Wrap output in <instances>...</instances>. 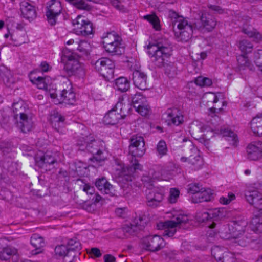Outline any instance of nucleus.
Returning <instances> with one entry per match:
<instances>
[{
    "label": "nucleus",
    "instance_id": "11",
    "mask_svg": "<svg viewBox=\"0 0 262 262\" xmlns=\"http://www.w3.org/2000/svg\"><path fill=\"white\" fill-rule=\"evenodd\" d=\"M142 244L144 248L152 252L159 251L165 245L164 239L157 235L144 237Z\"/></svg>",
    "mask_w": 262,
    "mask_h": 262
},
{
    "label": "nucleus",
    "instance_id": "34",
    "mask_svg": "<svg viewBox=\"0 0 262 262\" xmlns=\"http://www.w3.org/2000/svg\"><path fill=\"white\" fill-rule=\"evenodd\" d=\"M115 85L118 91L125 92L130 88V81L126 78L121 77L116 79Z\"/></svg>",
    "mask_w": 262,
    "mask_h": 262
},
{
    "label": "nucleus",
    "instance_id": "41",
    "mask_svg": "<svg viewBox=\"0 0 262 262\" xmlns=\"http://www.w3.org/2000/svg\"><path fill=\"white\" fill-rule=\"evenodd\" d=\"M253 47L251 41L247 39H243L239 42L238 47L242 52L244 54L251 52Z\"/></svg>",
    "mask_w": 262,
    "mask_h": 262
},
{
    "label": "nucleus",
    "instance_id": "40",
    "mask_svg": "<svg viewBox=\"0 0 262 262\" xmlns=\"http://www.w3.org/2000/svg\"><path fill=\"white\" fill-rule=\"evenodd\" d=\"M242 32L249 37L253 38L256 41H258L261 38V34L256 32L251 26H243Z\"/></svg>",
    "mask_w": 262,
    "mask_h": 262
},
{
    "label": "nucleus",
    "instance_id": "58",
    "mask_svg": "<svg viewBox=\"0 0 262 262\" xmlns=\"http://www.w3.org/2000/svg\"><path fill=\"white\" fill-rule=\"evenodd\" d=\"M82 190L87 194L91 195L93 194L95 192V189L93 186H91L89 184H85L82 186Z\"/></svg>",
    "mask_w": 262,
    "mask_h": 262
},
{
    "label": "nucleus",
    "instance_id": "21",
    "mask_svg": "<svg viewBox=\"0 0 262 262\" xmlns=\"http://www.w3.org/2000/svg\"><path fill=\"white\" fill-rule=\"evenodd\" d=\"M68 245L70 250L63 258L65 262H73L76 256L75 252L81 249V244L76 238H72L68 241Z\"/></svg>",
    "mask_w": 262,
    "mask_h": 262
},
{
    "label": "nucleus",
    "instance_id": "18",
    "mask_svg": "<svg viewBox=\"0 0 262 262\" xmlns=\"http://www.w3.org/2000/svg\"><path fill=\"white\" fill-rule=\"evenodd\" d=\"M247 158L250 160H258L262 158V142L249 144L246 148Z\"/></svg>",
    "mask_w": 262,
    "mask_h": 262
},
{
    "label": "nucleus",
    "instance_id": "57",
    "mask_svg": "<svg viewBox=\"0 0 262 262\" xmlns=\"http://www.w3.org/2000/svg\"><path fill=\"white\" fill-rule=\"evenodd\" d=\"M76 45H78L77 50H79L80 52L84 53L86 54L87 53V50L85 49V47H88V43L86 42L81 40L80 42L76 41L75 42Z\"/></svg>",
    "mask_w": 262,
    "mask_h": 262
},
{
    "label": "nucleus",
    "instance_id": "63",
    "mask_svg": "<svg viewBox=\"0 0 262 262\" xmlns=\"http://www.w3.org/2000/svg\"><path fill=\"white\" fill-rule=\"evenodd\" d=\"M104 262H116V258L111 254H105L103 256Z\"/></svg>",
    "mask_w": 262,
    "mask_h": 262
},
{
    "label": "nucleus",
    "instance_id": "53",
    "mask_svg": "<svg viewBox=\"0 0 262 262\" xmlns=\"http://www.w3.org/2000/svg\"><path fill=\"white\" fill-rule=\"evenodd\" d=\"M235 196L232 192H229L227 196H222L220 199V202L223 204L227 205L229 204L232 200H234Z\"/></svg>",
    "mask_w": 262,
    "mask_h": 262
},
{
    "label": "nucleus",
    "instance_id": "16",
    "mask_svg": "<svg viewBox=\"0 0 262 262\" xmlns=\"http://www.w3.org/2000/svg\"><path fill=\"white\" fill-rule=\"evenodd\" d=\"M146 222L144 221L143 217H139L134 220L133 223L130 225H126L122 230L126 237L136 235L138 231L142 230L145 227Z\"/></svg>",
    "mask_w": 262,
    "mask_h": 262
},
{
    "label": "nucleus",
    "instance_id": "13",
    "mask_svg": "<svg viewBox=\"0 0 262 262\" xmlns=\"http://www.w3.org/2000/svg\"><path fill=\"white\" fill-rule=\"evenodd\" d=\"M62 6L60 2L52 0L47 7L46 16L48 23L52 26L55 25L57 18L61 14Z\"/></svg>",
    "mask_w": 262,
    "mask_h": 262
},
{
    "label": "nucleus",
    "instance_id": "49",
    "mask_svg": "<svg viewBox=\"0 0 262 262\" xmlns=\"http://www.w3.org/2000/svg\"><path fill=\"white\" fill-rule=\"evenodd\" d=\"M203 189V188L199 183H191L188 186V192L193 194V195Z\"/></svg>",
    "mask_w": 262,
    "mask_h": 262
},
{
    "label": "nucleus",
    "instance_id": "4",
    "mask_svg": "<svg viewBox=\"0 0 262 262\" xmlns=\"http://www.w3.org/2000/svg\"><path fill=\"white\" fill-rule=\"evenodd\" d=\"M160 177L159 172L150 169L148 174L144 175L142 178V181L147 189L146 190L147 205L151 207L158 206L163 199V189L154 187V182L156 180L160 179Z\"/></svg>",
    "mask_w": 262,
    "mask_h": 262
},
{
    "label": "nucleus",
    "instance_id": "38",
    "mask_svg": "<svg viewBox=\"0 0 262 262\" xmlns=\"http://www.w3.org/2000/svg\"><path fill=\"white\" fill-rule=\"evenodd\" d=\"M13 111L14 114V118L17 119V117L26 114V106L23 101H19L13 103Z\"/></svg>",
    "mask_w": 262,
    "mask_h": 262
},
{
    "label": "nucleus",
    "instance_id": "35",
    "mask_svg": "<svg viewBox=\"0 0 262 262\" xmlns=\"http://www.w3.org/2000/svg\"><path fill=\"white\" fill-rule=\"evenodd\" d=\"M71 4L73 5L75 8L79 10L90 11L92 9V6L86 3L88 2H93V0H66Z\"/></svg>",
    "mask_w": 262,
    "mask_h": 262
},
{
    "label": "nucleus",
    "instance_id": "17",
    "mask_svg": "<svg viewBox=\"0 0 262 262\" xmlns=\"http://www.w3.org/2000/svg\"><path fill=\"white\" fill-rule=\"evenodd\" d=\"M234 225V228L239 232L234 237L236 243L242 247H245L251 242L254 241V239L253 238V237L251 236L250 233L248 231H246L245 230L240 229V225L236 222H235Z\"/></svg>",
    "mask_w": 262,
    "mask_h": 262
},
{
    "label": "nucleus",
    "instance_id": "23",
    "mask_svg": "<svg viewBox=\"0 0 262 262\" xmlns=\"http://www.w3.org/2000/svg\"><path fill=\"white\" fill-rule=\"evenodd\" d=\"M132 80L134 84L138 89L145 90L147 88V76L140 71L136 70L133 72L132 74Z\"/></svg>",
    "mask_w": 262,
    "mask_h": 262
},
{
    "label": "nucleus",
    "instance_id": "15",
    "mask_svg": "<svg viewBox=\"0 0 262 262\" xmlns=\"http://www.w3.org/2000/svg\"><path fill=\"white\" fill-rule=\"evenodd\" d=\"M35 162L36 166L43 172L54 168V164L57 162V160L52 155L46 154L42 156H36Z\"/></svg>",
    "mask_w": 262,
    "mask_h": 262
},
{
    "label": "nucleus",
    "instance_id": "39",
    "mask_svg": "<svg viewBox=\"0 0 262 262\" xmlns=\"http://www.w3.org/2000/svg\"><path fill=\"white\" fill-rule=\"evenodd\" d=\"M114 107L117 113L121 116L122 119H124L129 114L130 110V107L129 105L124 104L122 102H118Z\"/></svg>",
    "mask_w": 262,
    "mask_h": 262
},
{
    "label": "nucleus",
    "instance_id": "12",
    "mask_svg": "<svg viewBox=\"0 0 262 262\" xmlns=\"http://www.w3.org/2000/svg\"><path fill=\"white\" fill-rule=\"evenodd\" d=\"M216 25L215 18L208 13H202L200 20L195 22V28L199 32L211 31Z\"/></svg>",
    "mask_w": 262,
    "mask_h": 262
},
{
    "label": "nucleus",
    "instance_id": "9",
    "mask_svg": "<svg viewBox=\"0 0 262 262\" xmlns=\"http://www.w3.org/2000/svg\"><path fill=\"white\" fill-rule=\"evenodd\" d=\"M72 24L74 32L78 35L86 36L93 34L92 23L83 16L78 15L73 20Z\"/></svg>",
    "mask_w": 262,
    "mask_h": 262
},
{
    "label": "nucleus",
    "instance_id": "55",
    "mask_svg": "<svg viewBox=\"0 0 262 262\" xmlns=\"http://www.w3.org/2000/svg\"><path fill=\"white\" fill-rule=\"evenodd\" d=\"M255 62L257 66L261 67L262 71V50H258L254 53Z\"/></svg>",
    "mask_w": 262,
    "mask_h": 262
},
{
    "label": "nucleus",
    "instance_id": "51",
    "mask_svg": "<svg viewBox=\"0 0 262 262\" xmlns=\"http://www.w3.org/2000/svg\"><path fill=\"white\" fill-rule=\"evenodd\" d=\"M180 191L175 188H171L170 190V194L168 198L169 201L171 203H174L176 202L179 196Z\"/></svg>",
    "mask_w": 262,
    "mask_h": 262
},
{
    "label": "nucleus",
    "instance_id": "6",
    "mask_svg": "<svg viewBox=\"0 0 262 262\" xmlns=\"http://www.w3.org/2000/svg\"><path fill=\"white\" fill-rule=\"evenodd\" d=\"M102 43L106 51L114 55H121L124 52L122 39L115 32H109L103 37Z\"/></svg>",
    "mask_w": 262,
    "mask_h": 262
},
{
    "label": "nucleus",
    "instance_id": "64",
    "mask_svg": "<svg viewBox=\"0 0 262 262\" xmlns=\"http://www.w3.org/2000/svg\"><path fill=\"white\" fill-rule=\"evenodd\" d=\"M125 208H118L115 210V213L119 217H124L125 214Z\"/></svg>",
    "mask_w": 262,
    "mask_h": 262
},
{
    "label": "nucleus",
    "instance_id": "52",
    "mask_svg": "<svg viewBox=\"0 0 262 262\" xmlns=\"http://www.w3.org/2000/svg\"><path fill=\"white\" fill-rule=\"evenodd\" d=\"M31 81L37 84L39 89H43L47 87L45 78L39 76L37 78L34 77L33 80H31Z\"/></svg>",
    "mask_w": 262,
    "mask_h": 262
},
{
    "label": "nucleus",
    "instance_id": "27",
    "mask_svg": "<svg viewBox=\"0 0 262 262\" xmlns=\"http://www.w3.org/2000/svg\"><path fill=\"white\" fill-rule=\"evenodd\" d=\"M190 151L192 154L188 157V163L193 166V168L194 170H198L203 166V160L199 155V150L196 148L193 147Z\"/></svg>",
    "mask_w": 262,
    "mask_h": 262
},
{
    "label": "nucleus",
    "instance_id": "22",
    "mask_svg": "<svg viewBox=\"0 0 262 262\" xmlns=\"http://www.w3.org/2000/svg\"><path fill=\"white\" fill-rule=\"evenodd\" d=\"M20 11L23 16L31 21L34 20L37 15L35 8L27 2L23 1L20 4Z\"/></svg>",
    "mask_w": 262,
    "mask_h": 262
},
{
    "label": "nucleus",
    "instance_id": "42",
    "mask_svg": "<svg viewBox=\"0 0 262 262\" xmlns=\"http://www.w3.org/2000/svg\"><path fill=\"white\" fill-rule=\"evenodd\" d=\"M250 230L256 233H262V219H253L249 226Z\"/></svg>",
    "mask_w": 262,
    "mask_h": 262
},
{
    "label": "nucleus",
    "instance_id": "29",
    "mask_svg": "<svg viewBox=\"0 0 262 262\" xmlns=\"http://www.w3.org/2000/svg\"><path fill=\"white\" fill-rule=\"evenodd\" d=\"M121 119V116L117 113L115 107H113L104 116L103 121L106 124L115 125Z\"/></svg>",
    "mask_w": 262,
    "mask_h": 262
},
{
    "label": "nucleus",
    "instance_id": "56",
    "mask_svg": "<svg viewBox=\"0 0 262 262\" xmlns=\"http://www.w3.org/2000/svg\"><path fill=\"white\" fill-rule=\"evenodd\" d=\"M220 262H236V259L232 253L230 252H225L223 256V259Z\"/></svg>",
    "mask_w": 262,
    "mask_h": 262
},
{
    "label": "nucleus",
    "instance_id": "8",
    "mask_svg": "<svg viewBox=\"0 0 262 262\" xmlns=\"http://www.w3.org/2000/svg\"><path fill=\"white\" fill-rule=\"evenodd\" d=\"M92 64L95 70L105 79L110 80L113 78L115 65L110 59L102 57L95 62L92 61Z\"/></svg>",
    "mask_w": 262,
    "mask_h": 262
},
{
    "label": "nucleus",
    "instance_id": "62",
    "mask_svg": "<svg viewBox=\"0 0 262 262\" xmlns=\"http://www.w3.org/2000/svg\"><path fill=\"white\" fill-rule=\"evenodd\" d=\"M40 69L42 72H46L50 70L51 67L46 61H43L40 64Z\"/></svg>",
    "mask_w": 262,
    "mask_h": 262
},
{
    "label": "nucleus",
    "instance_id": "20",
    "mask_svg": "<svg viewBox=\"0 0 262 262\" xmlns=\"http://www.w3.org/2000/svg\"><path fill=\"white\" fill-rule=\"evenodd\" d=\"M51 98L58 97L59 103L72 105L76 101V94L73 92L72 86H70L68 90L63 89L59 93V96L55 94H51Z\"/></svg>",
    "mask_w": 262,
    "mask_h": 262
},
{
    "label": "nucleus",
    "instance_id": "45",
    "mask_svg": "<svg viewBox=\"0 0 262 262\" xmlns=\"http://www.w3.org/2000/svg\"><path fill=\"white\" fill-rule=\"evenodd\" d=\"M225 254V252H224V249L219 246H214L212 248L211 254L217 262L221 261L223 259V256Z\"/></svg>",
    "mask_w": 262,
    "mask_h": 262
},
{
    "label": "nucleus",
    "instance_id": "43",
    "mask_svg": "<svg viewBox=\"0 0 262 262\" xmlns=\"http://www.w3.org/2000/svg\"><path fill=\"white\" fill-rule=\"evenodd\" d=\"M225 139L234 146H237L238 142L237 135L231 130H227L224 134Z\"/></svg>",
    "mask_w": 262,
    "mask_h": 262
},
{
    "label": "nucleus",
    "instance_id": "24",
    "mask_svg": "<svg viewBox=\"0 0 262 262\" xmlns=\"http://www.w3.org/2000/svg\"><path fill=\"white\" fill-rule=\"evenodd\" d=\"M17 249L12 246H7L3 248L0 251V259L7 261L12 257L13 262H17L18 260Z\"/></svg>",
    "mask_w": 262,
    "mask_h": 262
},
{
    "label": "nucleus",
    "instance_id": "47",
    "mask_svg": "<svg viewBox=\"0 0 262 262\" xmlns=\"http://www.w3.org/2000/svg\"><path fill=\"white\" fill-rule=\"evenodd\" d=\"M237 61L241 69H244L250 66V62L248 57L245 55H241L237 57Z\"/></svg>",
    "mask_w": 262,
    "mask_h": 262
},
{
    "label": "nucleus",
    "instance_id": "30",
    "mask_svg": "<svg viewBox=\"0 0 262 262\" xmlns=\"http://www.w3.org/2000/svg\"><path fill=\"white\" fill-rule=\"evenodd\" d=\"M31 245L35 248V252L33 254H37L41 252V248L45 245L43 238L38 234H34L31 237Z\"/></svg>",
    "mask_w": 262,
    "mask_h": 262
},
{
    "label": "nucleus",
    "instance_id": "5",
    "mask_svg": "<svg viewBox=\"0 0 262 262\" xmlns=\"http://www.w3.org/2000/svg\"><path fill=\"white\" fill-rule=\"evenodd\" d=\"M77 145L79 146V149L84 150L86 149L89 152L93 155L92 158L90 160L93 162H96L98 163L104 160L103 156V151L105 149L104 143L103 141L99 140L91 139L90 137H86L84 141H78Z\"/></svg>",
    "mask_w": 262,
    "mask_h": 262
},
{
    "label": "nucleus",
    "instance_id": "50",
    "mask_svg": "<svg viewBox=\"0 0 262 262\" xmlns=\"http://www.w3.org/2000/svg\"><path fill=\"white\" fill-rule=\"evenodd\" d=\"M136 111L143 116H145L149 114L150 110V106L148 102H146V104L141 105L138 108H135Z\"/></svg>",
    "mask_w": 262,
    "mask_h": 262
},
{
    "label": "nucleus",
    "instance_id": "25",
    "mask_svg": "<svg viewBox=\"0 0 262 262\" xmlns=\"http://www.w3.org/2000/svg\"><path fill=\"white\" fill-rule=\"evenodd\" d=\"M16 123L17 126L24 133L30 132L33 125L32 119L26 113L19 116V119L17 121Z\"/></svg>",
    "mask_w": 262,
    "mask_h": 262
},
{
    "label": "nucleus",
    "instance_id": "19",
    "mask_svg": "<svg viewBox=\"0 0 262 262\" xmlns=\"http://www.w3.org/2000/svg\"><path fill=\"white\" fill-rule=\"evenodd\" d=\"M245 198L249 203L253 205L262 214V194L255 190L247 191L245 192Z\"/></svg>",
    "mask_w": 262,
    "mask_h": 262
},
{
    "label": "nucleus",
    "instance_id": "44",
    "mask_svg": "<svg viewBox=\"0 0 262 262\" xmlns=\"http://www.w3.org/2000/svg\"><path fill=\"white\" fill-rule=\"evenodd\" d=\"M156 150L157 155L160 158L166 155L167 147L166 142L163 140H160L157 145Z\"/></svg>",
    "mask_w": 262,
    "mask_h": 262
},
{
    "label": "nucleus",
    "instance_id": "54",
    "mask_svg": "<svg viewBox=\"0 0 262 262\" xmlns=\"http://www.w3.org/2000/svg\"><path fill=\"white\" fill-rule=\"evenodd\" d=\"M213 135V133L212 131L207 130L206 134L204 133L201 135V137L200 138V140L201 142L202 140L203 141L204 145L208 147V145L209 144V137H212Z\"/></svg>",
    "mask_w": 262,
    "mask_h": 262
},
{
    "label": "nucleus",
    "instance_id": "10",
    "mask_svg": "<svg viewBox=\"0 0 262 262\" xmlns=\"http://www.w3.org/2000/svg\"><path fill=\"white\" fill-rule=\"evenodd\" d=\"M68 61L64 65V69L69 76L82 77L85 74L83 66L77 60L73 53L67 56Z\"/></svg>",
    "mask_w": 262,
    "mask_h": 262
},
{
    "label": "nucleus",
    "instance_id": "28",
    "mask_svg": "<svg viewBox=\"0 0 262 262\" xmlns=\"http://www.w3.org/2000/svg\"><path fill=\"white\" fill-rule=\"evenodd\" d=\"M213 198V193L210 189H205L201 190L195 195L192 196V202L199 203L203 202L210 201Z\"/></svg>",
    "mask_w": 262,
    "mask_h": 262
},
{
    "label": "nucleus",
    "instance_id": "59",
    "mask_svg": "<svg viewBox=\"0 0 262 262\" xmlns=\"http://www.w3.org/2000/svg\"><path fill=\"white\" fill-rule=\"evenodd\" d=\"M89 253L96 258L100 257L102 255L100 249L96 247L92 248Z\"/></svg>",
    "mask_w": 262,
    "mask_h": 262
},
{
    "label": "nucleus",
    "instance_id": "3",
    "mask_svg": "<svg viewBox=\"0 0 262 262\" xmlns=\"http://www.w3.org/2000/svg\"><path fill=\"white\" fill-rule=\"evenodd\" d=\"M170 25L174 32V36L179 41L187 42L192 37L193 33L198 31L195 28V22L189 23L186 18L179 15L173 10L168 12Z\"/></svg>",
    "mask_w": 262,
    "mask_h": 262
},
{
    "label": "nucleus",
    "instance_id": "32",
    "mask_svg": "<svg viewBox=\"0 0 262 262\" xmlns=\"http://www.w3.org/2000/svg\"><path fill=\"white\" fill-rule=\"evenodd\" d=\"M1 70L2 71L1 76L4 83L7 86H11L12 84L15 82V79L13 77L12 72L5 67Z\"/></svg>",
    "mask_w": 262,
    "mask_h": 262
},
{
    "label": "nucleus",
    "instance_id": "37",
    "mask_svg": "<svg viewBox=\"0 0 262 262\" xmlns=\"http://www.w3.org/2000/svg\"><path fill=\"white\" fill-rule=\"evenodd\" d=\"M143 18L148 21L155 30L159 31L161 30L160 21L156 14L146 15L143 16Z\"/></svg>",
    "mask_w": 262,
    "mask_h": 262
},
{
    "label": "nucleus",
    "instance_id": "2",
    "mask_svg": "<svg viewBox=\"0 0 262 262\" xmlns=\"http://www.w3.org/2000/svg\"><path fill=\"white\" fill-rule=\"evenodd\" d=\"M145 152V142L141 136H133L130 139L129 153L132 156L130 165L121 166L118 169V178L123 183L132 182L135 178L134 173L136 170H141V165L135 157H141Z\"/></svg>",
    "mask_w": 262,
    "mask_h": 262
},
{
    "label": "nucleus",
    "instance_id": "33",
    "mask_svg": "<svg viewBox=\"0 0 262 262\" xmlns=\"http://www.w3.org/2000/svg\"><path fill=\"white\" fill-rule=\"evenodd\" d=\"M65 120L64 117L57 112H54L50 116L51 124L55 129L58 130L61 124H63Z\"/></svg>",
    "mask_w": 262,
    "mask_h": 262
},
{
    "label": "nucleus",
    "instance_id": "36",
    "mask_svg": "<svg viewBox=\"0 0 262 262\" xmlns=\"http://www.w3.org/2000/svg\"><path fill=\"white\" fill-rule=\"evenodd\" d=\"M129 99H131L132 103L135 108H138L141 105L146 104V102L147 101L146 98L140 93H137L133 96H131Z\"/></svg>",
    "mask_w": 262,
    "mask_h": 262
},
{
    "label": "nucleus",
    "instance_id": "14",
    "mask_svg": "<svg viewBox=\"0 0 262 262\" xmlns=\"http://www.w3.org/2000/svg\"><path fill=\"white\" fill-rule=\"evenodd\" d=\"M164 115L166 116V122L168 126H179L184 122L182 112L177 107L168 108Z\"/></svg>",
    "mask_w": 262,
    "mask_h": 262
},
{
    "label": "nucleus",
    "instance_id": "61",
    "mask_svg": "<svg viewBox=\"0 0 262 262\" xmlns=\"http://www.w3.org/2000/svg\"><path fill=\"white\" fill-rule=\"evenodd\" d=\"M208 7L210 10L214 11L215 13L217 14H223V13H224V10L222 9L220 6L216 5H209Z\"/></svg>",
    "mask_w": 262,
    "mask_h": 262
},
{
    "label": "nucleus",
    "instance_id": "60",
    "mask_svg": "<svg viewBox=\"0 0 262 262\" xmlns=\"http://www.w3.org/2000/svg\"><path fill=\"white\" fill-rule=\"evenodd\" d=\"M111 3L112 6L120 11H123L124 9V6L121 4V3L118 0H111Z\"/></svg>",
    "mask_w": 262,
    "mask_h": 262
},
{
    "label": "nucleus",
    "instance_id": "31",
    "mask_svg": "<svg viewBox=\"0 0 262 262\" xmlns=\"http://www.w3.org/2000/svg\"><path fill=\"white\" fill-rule=\"evenodd\" d=\"M251 128L256 136H262V118L257 115L251 122Z\"/></svg>",
    "mask_w": 262,
    "mask_h": 262
},
{
    "label": "nucleus",
    "instance_id": "46",
    "mask_svg": "<svg viewBox=\"0 0 262 262\" xmlns=\"http://www.w3.org/2000/svg\"><path fill=\"white\" fill-rule=\"evenodd\" d=\"M69 250L68 242L67 245L63 244L58 245L55 248V255L59 257H63Z\"/></svg>",
    "mask_w": 262,
    "mask_h": 262
},
{
    "label": "nucleus",
    "instance_id": "1",
    "mask_svg": "<svg viewBox=\"0 0 262 262\" xmlns=\"http://www.w3.org/2000/svg\"><path fill=\"white\" fill-rule=\"evenodd\" d=\"M147 49L151 60L155 66L158 68L164 67L165 74L170 78L177 74V67L175 63L168 62L172 52V47L168 39L165 38L158 39L154 43H150Z\"/></svg>",
    "mask_w": 262,
    "mask_h": 262
},
{
    "label": "nucleus",
    "instance_id": "48",
    "mask_svg": "<svg viewBox=\"0 0 262 262\" xmlns=\"http://www.w3.org/2000/svg\"><path fill=\"white\" fill-rule=\"evenodd\" d=\"M195 83L200 86H209L212 84V80L208 78L200 76L195 79Z\"/></svg>",
    "mask_w": 262,
    "mask_h": 262
},
{
    "label": "nucleus",
    "instance_id": "7",
    "mask_svg": "<svg viewBox=\"0 0 262 262\" xmlns=\"http://www.w3.org/2000/svg\"><path fill=\"white\" fill-rule=\"evenodd\" d=\"M188 221L187 215L179 214L174 216L172 220L167 221L164 223H160L157 225L159 229H163V236L171 237L176 232L177 227H182Z\"/></svg>",
    "mask_w": 262,
    "mask_h": 262
},
{
    "label": "nucleus",
    "instance_id": "26",
    "mask_svg": "<svg viewBox=\"0 0 262 262\" xmlns=\"http://www.w3.org/2000/svg\"><path fill=\"white\" fill-rule=\"evenodd\" d=\"M95 186L102 192L111 195L114 194V188L104 177L98 178L96 180Z\"/></svg>",
    "mask_w": 262,
    "mask_h": 262
}]
</instances>
